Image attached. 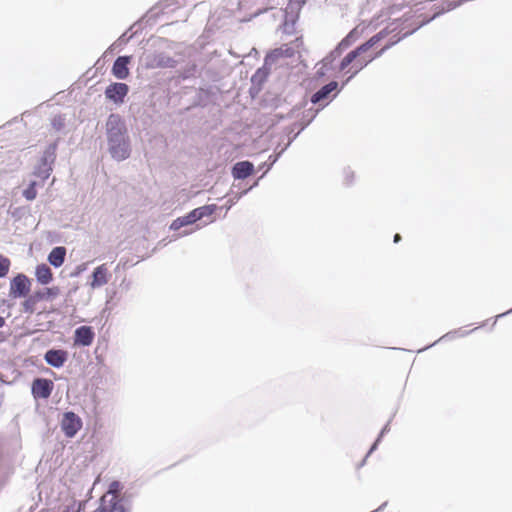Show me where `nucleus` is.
Returning a JSON list of instances; mask_svg holds the SVG:
<instances>
[{
    "label": "nucleus",
    "mask_w": 512,
    "mask_h": 512,
    "mask_svg": "<svg viewBox=\"0 0 512 512\" xmlns=\"http://www.w3.org/2000/svg\"><path fill=\"white\" fill-rule=\"evenodd\" d=\"M387 34L384 31L372 36L368 41L357 47L355 50L349 52L340 63V70L350 74L347 80H350L357 75L363 68H365L374 59L382 55V53L389 47L385 46L377 52L372 48L381 41Z\"/></svg>",
    "instance_id": "f257e3e1"
},
{
    "label": "nucleus",
    "mask_w": 512,
    "mask_h": 512,
    "mask_svg": "<svg viewBox=\"0 0 512 512\" xmlns=\"http://www.w3.org/2000/svg\"><path fill=\"white\" fill-rule=\"evenodd\" d=\"M122 486L118 481L109 485L108 491L101 497L100 504L93 512H125L123 498L120 497Z\"/></svg>",
    "instance_id": "f03ea898"
},
{
    "label": "nucleus",
    "mask_w": 512,
    "mask_h": 512,
    "mask_svg": "<svg viewBox=\"0 0 512 512\" xmlns=\"http://www.w3.org/2000/svg\"><path fill=\"white\" fill-rule=\"evenodd\" d=\"M31 282L24 274L16 275L10 282L9 295L12 298L25 297L30 291Z\"/></svg>",
    "instance_id": "7ed1b4c3"
},
{
    "label": "nucleus",
    "mask_w": 512,
    "mask_h": 512,
    "mask_svg": "<svg viewBox=\"0 0 512 512\" xmlns=\"http://www.w3.org/2000/svg\"><path fill=\"white\" fill-rule=\"evenodd\" d=\"M82 428L81 418L74 412H66L61 420V429L66 437L72 438Z\"/></svg>",
    "instance_id": "20e7f679"
},
{
    "label": "nucleus",
    "mask_w": 512,
    "mask_h": 512,
    "mask_svg": "<svg viewBox=\"0 0 512 512\" xmlns=\"http://www.w3.org/2000/svg\"><path fill=\"white\" fill-rule=\"evenodd\" d=\"M108 141L117 140L118 138L125 137L126 129L121 117L117 114H111L108 117L107 123Z\"/></svg>",
    "instance_id": "39448f33"
},
{
    "label": "nucleus",
    "mask_w": 512,
    "mask_h": 512,
    "mask_svg": "<svg viewBox=\"0 0 512 512\" xmlns=\"http://www.w3.org/2000/svg\"><path fill=\"white\" fill-rule=\"evenodd\" d=\"M54 389V383L45 378H37L32 382V394L36 399H47Z\"/></svg>",
    "instance_id": "423d86ee"
},
{
    "label": "nucleus",
    "mask_w": 512,
    "mask_h": 512,
    "mask_svg": "<svg viewBox=\"0 0 512 512\" xmlns=\"http://www.w3.org/2000/svg\"><path fill=\"white\" fill-rule=\"evenodd\" d=\"M109 142V151L116 160H124L129 156V144L126 137L111 140Z\"/></svg>",
    "instance_id": "0eeeda50"
},
{
    "label": "nucleus",
    "mask_w": 512,
    "mask_h": 512,
    "mask_svg": "<svg viewBox=\"0 0 512 512\" xmlns=\"http://www.w3.org/2000/svg\"><path fill=\"white\" fill-rule=\"evenodd\" d=\"M95 338V332L91 326H80L74 332L75 346H90Z\"/></svg>",
    "instance_id": "6e6552de"
},
{
    "label": "nucleus",
    "mask_w": 512,
    "mask_h": 512,
    "mask_svg": "<svg viewBox=\"0 0 512 512\" xmlns=\"http://www.w3.org/2000/svg\"><path fill=\"white\" fill-rule=\"evenodd\" d=\"M129 88L125 83H112L106 90L105 95L115 103H122L127 95Z\"/></svg>",
    "instance_id": "1a4fd4ad"
},
{
    "label": "nucleus",
    "mask_w": 512,
    "mask_h": 512,
    "mask_svg": "<svg viewBox=\"0 0 512 512\" xmlns=\"http://www.w3.org/2000/svg\"><path fill=\"white\" fill-rule=\"evenodd\" d=\"M45 361L56 368L62 367L68 359V353L62 349H50L45 353Z\"/></svg>",
    "instance_id": "9d476101"
},
{
    "label": "nucleus",
    "mask_w": 512,
    "mask_h": 512,
    "mask_svg": "<svg viewBox=\"0 0 512 512\" xmlns=\"http://www.w3.org/2000/svg\"><path fill=\"white\" fill-rule=\"evenodd\" d=\"M129 56L118 57L112 67V74L118 79H126L129 76Z\"/></svg>",
    "instance_id": "9b49d317"
},
{
    "label": "nucleus",
    "mask_w": 512,
    "mask_h": 512,
    "mask_svg": "<svg viewBox=\"0 0 512 512\" xmlns=\"http://www.w3.org/2000/svg\"><path fill=\"white\" fill-rule=\"evenodd\" d=\"M108 283V268L106 264L96 267L92 274L91 287H101Z\"/></svg>",
    "instance_id": "f8f14e48"
},
{
    "label": "nucleus",
    "mask_w": 512,
    "mask_h": 512,
    "mask_svg": "<svg viewBox=\"0 0 512 512\" xmlns=\"http://www.w3.org/2000/svg\"><path fill=\"white\" fill-rule=\"evenodd\" d=\"M254 171V166L249 161H241L234 165L232 169L233 177L236 179H245Z\"/></svg>",
    "instance_id": "ddd939ff"
},
{
    "label": "nucleus",
    "mask_w": 512,
    "mask_h": 512,
    "mask_svg": "<svg viewBox=\"0 0 512 512\" xmlns=\"http://www.w3.org/2000/svg\"><path fill=\"white\" fill-rule=\"evenodd\" d=\"M338 87V83L336 81H331L327 85L323 86L320 90H318L315 94H313L311 101L313 103H321L329 99L330 94L336 91Z\"/></svg>",
    "instance_id": "4468645a"
},
{
    "label": "nucleus",
    "mask_w": 512,
    "mask_h": 512,
    "mask_svg": "<svg viewBox=\"0 0 512 512\" xmlns=\"http://www.w3.org/2000/svg\"><path fill=\"white\" fill-rule=\"evenodd\" d=\"M35 276L37 281L42 285H47L53 280L52 270L46 264H40L36 267Z\"/></svg>",
    "instance_id": "2eb2a0df"
},
{
    "label": "nucleus",
    "mask_w": 512,
    "mask_h": 512,
    "mask_svg": "<svg viewBox=\"0 0 512 512\" xmlns=\"http://www.w3.org/2000/svg\"><path fill=\"white\" fill-rule=\"evenodd\" d=\"M198 220H199V215H196V211L192 210L189 214L175 219L172 222L170 228L172 230H178L181 227L193 224Z\"/></svg>",
    "instance_id": "dca6fc26"
},
{
    "label": "nucleus",
    "mask_w": 512,
    "mask_h": 512,
    "mask_svg": "<svg viewBox=\"0 0 512 512\" xmlns=\"http://www.w3.org/2000/svg\"><path fill=\"white\" fill-rule=\"evenodd\" d=\"M66 249L64 247H55L48 255V261L54 267H60L65 260Z\"/></svg>",
    "instance_id": "f3484780"
},
{
    "label": "nucleus",
    "mask_w": 512,
    "mask_h": 512,
    "mask_svg": "<svg viewBox=\"0 0 512 512\" xmlns=\"http://www.w3.org/2000/svg\"><path fill=\"white\" fill-rule=\"evenodd\" d=\"M60 288L58 286H52L45 288L44 290L35 292V298L38 299V301L41 300H53L54 298L58 297L60 295Z\"/></svg>",
    "instance_id": "a211bd4d"
},
{
    "label": "nucleus",
    "mask_w": 512,
    "mask_h": 512,
    "mask_svg": "<svg viewBox=\"0 0 512 512\" xmlns=\"http://www.w3.org/2000/svg\"><path fill=\"white\" fill-rule=\"evenodd\" d=\"M11 262L7 257L0 255V278L5 277L10 269Z\"/></svg>",
    "instance_id": "6ab92c4d"
},
{
    "label": "nucleus",
    "mask_w": 512,
    "mask_h": 512,
    "mask_svg": "<svg viewBox=\"0 0 512 512\" xmlns=\"http://www.w3.org/2000/svg\"><path fill=\"white\" fill-rule=\"evenodd\" d=\"M38 299L35 298V294L29 296L24 302H23V308L26 312L32 313L34 311L35 305L38 303Z\"/></svg>",
    "instance_id": "aec40b11"
},
{
    "label": "nucleus",
    "mask_w": 512,
    "mask_h": 512,
    "mask_svg": "<svg viewBox=\"0 0 512 512\" xmlns=\"http://www.w3.org/2000/svg\"><path fill=\"white\" fill-rule=\"evenodd\" d=\"M23 196L27 200H34L37 196L36 182H31L30 185L23 191Z\"/></svg>",
    "instance_id": "412c9836"
},
{
    "label": "nucleus",
    "mask_w": 512,
    "mask_h": 512,
    "mask_svg": "<svg viewBox=\"0 0 512 512\" xmlns=\"http://www.w3.org/2000/svg\"><path fill=\"white\" fill-rule=\"evenodd\" d=\"M82 503H78L74 501L71 505H69L64 512H80Z\"/></svg>",
    "instance_id": "4be33fe9"
},
{
    "label": "nucleus",
    "mask_w": 512,
    "mask_h": 512,
    "mask_svg": "<svg viewBox=\"0 0 512 512\" xmlns=\"http://www.w3.org/2000/svg\"><path fill=\"white\" fill-rule=\"evenodd\" d=\"M194 211H196V215H199V220L210 213L208 207L206 206L196 208Z\"/></svg>",
    "instance_id": "5701e85b"
},
{
    "label": "nucleus",
    "mask_w": 512,
    "mask_h": 512,
    "mask_svg": "<svg viewBox=\"0 0 512 512\" xmlns=\"http://www.w3.org/2000/svg\"><path fill=\"white\" fill-rule=\"evenodd\" d=\"M151 67H160V66H167L166 63H164L162 60H159L155 65H150Z\"/></svg>",
    "instance_id": "b1692460"
},
{
    "label": "nucleus",
    "mask_w": 512,
    "mask_h": 512,
    "mask_svg": "<svg viewBox=\"0 0 512 512\" xmlns=\"http://www.w3.org/2000/svg\"><path fill=\"white\" fill-rule=\"evenodd\" d=\"M400 240H401V236H400V234H395V236H394V242H395V243H398Z\"/></svg>",
    "instance_id": "393cba45"
},
{
    "label": "nucleus",
    "mask_w": 512,
    "mask_h": 512,
    "mask_svg": "<svg viewBox=\"0 0 512 512\" xmlns=\"http://www.w3.org/2000/svg\"><path fill=\"white\" fill-rule=\"evenodd\" d=\"M4 324H5V319L2 316H0V328L3 327Z\"/></svg>",
    "instance_id": "a878e982"
}]
</instances>
